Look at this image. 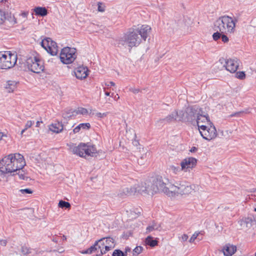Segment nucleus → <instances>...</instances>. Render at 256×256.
I'll list each match as a JSON object with an SVG mask.
<instances>
[{
  "label": "nucleus",
  "instance_id": "f257e3e1",
  "mask_svg": "<svg viewBox=\"0 0 256 256\" xmlns=\"http://www.w3.org/2000/svg\"><path fill=\"white\" fill-rule=\"evenodd\" d=\"M150 30V26L148 25H142L140 28H130L117 40L118 46L120 48H128L130 50L132 47L138 46L142 40H146Z\"/></svg>",
  "mask_w": 256,
  "mask_h": 256
},
{
  "label": "nucleus",
  "instance_id": "f03ea898",
  "mask_svg": "<svg viewBox=\"0 0 256 256\" xmlns=\"http://www.w3.org/2000/svg\"><path fill=\"white\" fill-rule=\"evenodd\" d=\"M26 166L22 155L20 154H10L0 161V172L2 174L14 172L22 170Z\"/></svg>",
  "mask_w": 256,
  "mask_h": 256
},
{
  "label": "nucleus",
  "instance_id": "7ed1b4c3",
  "mask_svg": "<svg viewBox=\"0 0 256 256\" xmlns=\"http://www.w3.org/2000/svg\"><path fill=\"white\" fill-rule=\"evenodd\" d=\"M238 20L228 16L220 17L214 23V30L221 33H232L235 30Z\"/></svg>",
  "mask_w": 256,
  "mask_h": 256
},
{
  "label": "nucleus",
  "instance_id": "20e7f679",
  "mask_svg": "<svg viewBox=\"0 0 256 256\" xmlns=\"http://www.w3.org/2000/svg\"><path fill=\"white\" fill-rule=\"evenodd\" d=\"M169 180L166 177L157 176L154 178L152 182H150L151 194L163 192L166 195H170V184Z\"/></svg>",
  "mask_w": 256,
  "mask_h": 256
},
{
  "label": "nucleus",
  "instance_id": "39448f33",
  "mask_svg": "<svg viewBox=\"0 0 256 256\" xmlns=\"http://www.w3.org/2000/svg\"><path fill=\"white\" fill-rule=\"evenodd\" d=\"M194 190L192 186L185 180H178L173 184H170V195L174 196L178 194H188Z\"/></svg>",
  "mask_w": 256,
  "mask_h": 256
},
{
  "label": "nucleus",
  "instance_id": "423d86ee",
  "mask_svg": "<svg viewBox=\"0 0 256 256\" xmlns=\"http://www.w3.org/2000/svg\"><path fill=\"white\" fill-rule=\"evenodd\" d=\"M70 148L74 154L85 158L88 156H94L96 153V150L93 146L84 143H80L78 146L74 144H70Z\"/></svg>",
  "mask_w": 256,
  "mask_h": 256
},
{
  "label": "nucleus",
  "instance_id": "0eeeda50",
  "mask_svg": "<svg viewBox=\"0 0 256 256\" xmlns=\"http://www.w3.org/2000/svg\"><path fill=\"white\" fill-rule=\"evenodd\" d=\"M16 61V54L10 52H0V69H10L15 66Z\"/></svg>",
  "mask_w": 256,
  "mask_h": 256
},
{
  "label": "nucleus",
  "instance_id": "6e6552de",
  "mask_svg": "<svg viewBox=\"0 0 256 256\" xmlns=\"http://www.w3.org/2000/svg\"><path fill=\"white\" fill-rule=\"evenodd\" d=\"M200 108L196 106L188 107L184 112H180V120L190 122L193 124L195 122L198 114H199Z\"/></svg>",
  "mask_w": 256,
  "mask_h": 256
},
{
  "label": "nucleus",
  "instance_id": "1a4fd4ad",
  "mask_svg": "<svg viewBox=\"0 0 256 256\" xmlns=\"http://www.w3.org/2000/svg\"><path fill=\"white\" fill-rule=\"evenodd\" d=\"M76 49L69 47L63 48L60 54L61 62L65 64L72 63L76 58Z\"/></svg>",
  "mask_w": 256,
  "mask_h": 256
},
{
  "label": "nucleus",
  "instance_id": "9d476101",
  "mask_svg": "<svg viewBox=\"0 0 256 256\" xmlns=\"http://www.w3.org/2000/svg\"><path fill=\"white\" fill-rule=\"evenodd\" d=\"M199 131L202 136L207 140H210L216 137L217 132L213 124H210V126L206 125L199 126Z\"/></svg>",
  "mask_w": 256,
  "mask_h": 256
},
{
  "label": "nucleus",
  "instance_id": "9b49d317",
  "mask_svg": "<svg viewBox=\"0 0 256 256\" xmlns=\"http://www.w3.org/2000/svg\"><path fill=\"white\" fill-rule=\"evenodd\" d=\"M28 68L34 73L39 74L44 70L43 62L36 57L30 58L26 60Z\"/></svg>",
  "mask_w": 256,
  "mask_h": 256
},
{
  "label": "nucleus",
  "instance_id": "f8f14e48",
  "mask_svg": "<svg viewBox=\"0 0 256 256\" xmlns=\"http://www.w3.org/2000/svg\"><path fill=\"white\" fill-rule=\"evenodd\" d=\"M42 46L51 55L56 56L58 52L56 43L50 38H46L42 40Z\"/></svg>",
  "mask_w": 256,
  "mask_h": 256
},
{
  "label": "nucleus",
  "instance_id": "ddd939ff",
  "mask_svg": "<svg viewBox=\"0 0 256 256\" xmlns=\"http://www.w3.org/2000/svg\"><path fill=\"white\" fill-rule=\"evenodd\" d=\"M219 62L221 63H224V66L226 69L232 73L235 72L239 66V60L237 58H230L226 60L224 58H220Z\"/></svg>",
  "mask_w": 256,
  "mask_h": 256
},
{
  "label": "nucleus",
  "instance_id": "4468645a",
  "mask_svg": "<svg viewBox=\"0 0 256 256\" xmlns=\"http://www.w3.org/2000/svg\"><path fill=\"white\" fill-rule=\"evenodd\" d=\"M196 159L192 157L186 158L181 162L182 170L185 172L190 171L196 165Z\"/></svg>",
  "mask_w": 256,
  "mask_h": 256
},
{
  "label": "nucleus",
  "instance_id": "2eb2a0df",
  "mask_svg": "<svg viewBox=\"0 0 256 256\" xmlns=\"http://www.w3.org/2000/svg\"><path fill=\"white\" fill-rule=\"evenodd\" d=\"M132 188L136 190V193L151 194L150 182L147 183L142 182L140 184H136Z\"/></svg>",
  "mask_w": 256,
  "mask_h": 256
},
{
  "label": "nucleus",
  "instance_id": "dca6fc26",
  "mask_svg": "<svg viewBox=\"0 0 256 256\" xmlns=\"http://www.w3.org/2000/svg\"><path fill=\"white\" fill-rule=\"evenodd\" d=\"M136 194V190L132 187H124L121 188L118 193V196L121 198H124L126 196H129Z\"/></svg>",
  "mask_w": 256,
  "mask_h": 256
},
{
  "label": "nucleus",
  "instance_id": "f3484780",
  "mask_svg": "<svg viewBox=\"0 0 256 256\" xmlns=\"http://www.w3.org/2000/svg\"><path fill=\"white\" fill-rule=\"evenodd\" d=\"M88 69L86 67L79 66L74 70V74L76 78L84 79L87 77Z\"/></svg>",
  "mask_w": 256,
  "mask_h": 256
},
{
  "label": "nucleus",
  "instance_id": "a211bd4d",
  "mask_svg": "<svg viewBox=\"0 0 256 256\" xmlns=\"http://www.w3.org/2000/svg\"><path fill=\"white\" fill-rule=\"evenodd\" d=\"M104 250L103 252H101V254H105L107 252L110 250L112 248L114 247V240L110 238H104Z\"/></svg>",
  "mask_w": 256,
  "mask_h": 256
},
{
  "label": "nucleus",
  "instance_id": "6ab92c4d",
  "mask_svg": "<svg viewBox=\"0 0 256 256\" xmlns=\"http://www.w3.org/2000/svg\"><path fill=\"white\" fill-rule=\"evenodd\" d=\"M196 120L198 128L201 126L200 124H206L208 125L212 124L208 117L200 114V112H199V114H198Z\"/></svg>",
  "mask_w": 256,
  "mask_h": 256
},
{
  "label": "nucleus",
  "instance_id": "aec40b11",
  "mask_svg": "<svg viewBox=\"0 0 256 256\" xmlns=\"http://www.w3.org/2000/svg\"><path fill=\"white\" fill-rule=\"evenodd\" d=\"M236 250V247L233 245L228 244L224 247L223 252L226 256H232Z\"/></svg>",
  "mask_w": 256,
  "mask_h": 256
},
{
  "label": "nucleus",
  "instance_id": "412c9836",
  "mask_svg": "<svg viewBox=\"0 0 256 256\" xmlns=\"http://www.w3.org/2000/svg\"><path fill=\"white\" fill-rule=\"evenodd\" d=\"M64 126L62 123L58 122L52 124L49 127V129L50 131L56 133L61 132Z\"/></svg>",
  "mask_w": 256,
  "mask_h": 256
},
{
  "label": "nucleus",
  "instance_id": "4be33fe9",
  "mask_svg": "<svg viewBox=\"0 0 256 256\" xmlns=\"http://www.w3.org/2000/svg\"><path fill=\"white\" fill-rule=\"evenodd\" d=\"M104 238H102L95 242V243H97L96 248L98 254L96 256H102V255L101 254V252H103L104 250Z\"/></svg>",
  "mask_w": 256,
  "mask_h": 256
},
{
  "label": "nucleus",
  "instance_id": "5701e85b",
  "mask_svg": "<svg viewBox=\"0 0 256 256\" xmlns=\"http://www.w3.org/2000/svg\"><path fill=\"white\" fill-rule=\"evenodd\" d=\"M36 15L44 16L48 14V10L44 7H36L34 9Z\"/></svg>",
  "mask_w": 256,
  "mask_h": 256
},
{
  "label": "nucleus",
  "instance_id": "b1692460",
  "mask_svg": "<svg viewBox=\"0 0 256 256\" xmlns=\"http://www.w3.org/2000/svg\"><path fill=\"white\" fill-rule=\"evenodd\" d=\"M178 116H180V112L178 113V111L175 110L168 116L163 120L167 122H170L176 120Z\"/></svg>",
  "mask_w": 256,
  "mask_h": 256
},
{
  "label": "nucleus",
  "instance_id": "393cba45",
  "mask_svg": "<svg viewBox=\"0 0 256 256\" xmlns=\"http://www.w3.org/2000/svg\"><path fill=\"white\" fill-rule=\"evenodd\" d=\"M90 125L89 123H82L76 126L74 130V134L78 132L80 130H88L90 128Z\"/></svg>",
  "mask_w": 256,
  "mask_h": 256
},
{
  "label": "nucleus",
  "instance_id": "a878e982",
  "mask_svg": "<svg viewBox=\"0 0 256 256\" xmlns=\"http://www.w3.org/2000/svg\"><path fill=\"white\" fill-rule=\"evenodd\" d=\"M17 82L13 80H8L6 82L5 88L8 90V92H12L16 88Z\"/></svg>",
  "mask_w": 256,
  "mask_h": 256
},
{
  "label": "nucleus",
  "instance_id": "bb28decb",
  "mask_svg": "<svg viewBox=\"0 0 256 256\" xmlns=\"http://www.w3.org/2000/svg\"><path fill=\"white\" fill-rule=\"evenodd\" d=\"M8 22L12 26L14 25L17 22L15 17L12 16L10 13L8 14V12L6 13V18L4 22L8 23Z\"/></svg>",
  "mask_w": 256,
  "mask_h": 256
},
{
  "label": "nucleus",
  "instance_id": "cd10ccee",
  "mask_svg": "<svg viewBox=\"0 0 256 256\" xmlns=\"http://www.w3.org/2000/svg\"><path fill=\"white\" fill-rule=\"evenodd\" d=\"M10 4L7 0H2L0 4V10L6 12V14L8 12L10 8Z\"/></svg>",
  "mask_w": 256,
  "mask_h": 256
},
{
  "label": "nucleus",
  "instance_id": "c85d7f7f",
  "mask_svg": "<svg viewBox=\"0 0 256 256\" xmlns=\"http://www.w3.org/2000/svg\"><path fill=\"white\" fill-rule=\"evenodd\" d=\"M145 242L147 245L152 247H154L158 244V241L156 240H154L150 236H148L146 238Z\"/></svg>",
  "mask_w": 256,
  "mask_h": 256
},
{
  "label": "nucleus",
  "instance_id": "c756f323",
  "mask_svg": "<svg viewBox=\"0 0 256 256\" xmlns=\"http://www.w3.org/2000/svg\"><path fill=\"white\" fill-rule=\"evenodd\" d=\"M58 206L62 208H70L71 206L70 204L66 202L60 200L58 204Z\"/></svg>",
  "mask_w": 256,
  "mask_h": 256
},
{
  "label": "nucleus",
  "instance_id": "7c9ffc66",
  "mask_svg": "<svg viewBox=\"0 0 256 256\" xmlns=\"http://www.w3.org/2000/svg\"><path fill=\"white\" fill-rule=\"evenodd\" d=\"M34 120H28L25 125L24 128L22 130L21 134L22 135L28 128H30L34 124Z\"/></svg>",
  "mask_w": 256,
  "mask_h": 256
},
{
  "label": "nucleus",
  "instance_id": "2f4dec72",
  "mask_svg": "<svg viewBox=\"0 0 256 256\" xmlns=\"http://www.w3.org/2000/svg\"><path fill=\"white\" fill-rule=\"evenodd\" d=\"M76 114H88V110L83 108H79L78 110L73 112Z\"/></svg>",
  "mask_w": 256,
  "mask_h": 256
},
{
  "label": "nucleus",
  "instance_id": "473e14b6",
  "mask_svg": "<svg viewBox=\"0 0 256 256\" xmlns=\"http://www.w3.org/2000/svg\"><path fill=\"white\" fill-rule=\"evenodd\" d=\"M159 227L160 226L158 225H157L155 224H153L152 225L149 226H148L147 227L146 232H150L154 230H158Z\"/></svg>",
  "mask_w": 256,
  "mask_h": 256
},
{
  "label": "nucleus",
  "instance_id": "72a5a7b5",
  "mask_svg": "<svg viewBox=\"0 0 256 256\" xmlns=\"http://www.w3.org/2000/svg\"><path fill=\"white\" fill-rule=\"evenodd\" d=\"M21 252L24 255L28 254L31 252L30 249L26 246H22Z\"/></svg>",
  "mask_w": 256,
  "mask_h": 256
},
{
  "label": "nucleus",
  "instance_id": "f704fd0d",
  "mask_svg": "<svg viewBox=\"0 0 256 256\" xmlns=\"http://www.w3.org/2000/svg\"><path fill=\"white\" fill-rule=\"evenodd\" d=\"M6 18V12L0 10V24H2L5 22Z\"/></svg>",
  "mask_w": 256,
  "mask_h": 256
},
{
  "label": "nucleus",
  "instance_id": "c9c22d12",
  "mask_svg": "<svg viewBox=\"0 0 256 256\" xmlns=\"http://www.w3.org/2000/svg\"><path fill=\"white\" fill-rule=\"evenodd\" d=\"M112 256H126V254L120 250H115L112 254Z\"/></svg>",
  "mask_w": 256,
  "mask_h": 256
},
{
  "label": "nucleus",
  "instance_id": "e433bc0d",
  "mask_svg": "<svg viewBox=\"0 0 256 256\" xmlns=\"http://www.w3.org/2000/svg\"><path fill=\"white\" fill-rule=\"evenodd\" d=\"M216 32L212 34V38L214 40L216 41L221 37L223 33H221L220 31L216 30Z\"/></svg>",
  "mask_w": 256,
  "mask_h": 256
},
{
  "label": "nucleus",
  "instance_id": "4c0bfd02",
  "mask_svg": "<svg viewBox=\"0 0 256 256\" xmlns=\"http://www.w3.org/2000/svg\"><path fill=\"white\" fill-rule=\"evenodd\" d=\"M236 76L240 80H243L245 78L246 74L244 72H238L236 73Z\"/></svg>",
  "mask_w": 256,
  "mask_h": 256
},
{
  "label": "nucleus",
  "instance_id": "58836bf2",
  "mask_svg": "<svg viewBox=\"0 0 256 256\" xmlns=\"http://www.w3.org/2000/svg\"><path fill=\"white\" fill-rule=\"evenodd\" d=\"M96 244H97V243L94 242V244L90 248H88V252H90V254H92L94 252H97V250H96Z\"/></svg>",
  "mask_w": 256,
  "mask_h": 256
},
{
  "label": "nucleus",
  "instance_id": "ea45409f",
  "mask_svg": "<svg viewBox=\"0 0 256 256\" xmlns=\"http://www.w3.org/2000/svg\"><path fill=\"white\" fill-rule=\"evenodd\" d=\"M199 234H200V232H195L192 234V236H191V238H190V239L189 240L190 242V243L193 242L194 241V240L197 238V237L198 236Z\"/></svg>",
  "mask_w": 256,
  "mask_h": 256
},
{
  "label": "nucleus",
  "instance_id": "a19ab883",
  "mask_svg": "<svg viewBox=\"0 0 256 256\" xmlns=\"http://www.w3.org/2000/svg\"><path fill=\"white\" fill-rule=\"evenodd\" d=\"M146 157L145 156H142L138 160V162L140 165H143L144 164V162L146 161Z\"/></svg>",
  "mask_w": 256,
  "mask_h": 256
},
{
  "label": "nucleus",
  "instance_id": "79ce46f5",
  "mask_svg": "<svg viewBox=\"0 0 256 256\" xmlns=\"http://www.w3.org/2000/svg\"><path fill=\"white\" fill-rule=\"evenodd\" d=\"M143 248L142 247L140 246H136V247L134 250H133V252L134 254H140Z\"/></svg>",
  "mask_w": 256,
  "mask_h": 256
},
{
  "label": "nucleus",
  "instance_id": "37998d69",
  "mask_svg": "<svg viewBox=\"0 0 256 256\" xmlns=\"http://www.w3.org/2000/svg\"><path fill=\"white\" fill-rule=\"evenodd\" d=\"M74 113L73 112H64L62 114V117L64 118H70L74 115V114H71Z\"/></svg>",
  "mask_w": 256,
  "mask_h": 256
},
{
  "label": "nucleus",
  "instance_id": "c03bdc74",
  "mask_svg": "<svg viewBox=\"0 0 256 256\" xmlns=\"http://www.w3.org/2000/svg\"><path fill=\"white\" fill-rule=\"evenodd\" d=\"M20 192L22 194H30L32 193V191L30 188L21 189L20 190Z\"/></svg>",
  "mask_w": 256,
  "mask_h": 256
},
{
  "label": "nucleus",
  "instance_id": "a18cd8bd",
  "mask_svg": "<svg viewBox=\"0 0 256 256\" xmlns=\"http://www.w3.org/2000/svg\"><path fill=\"white\" fill-rule=\"evenodd\" d=\"M108 112H104V113H101V112H96V116L98 118H103L107 116Z\"/></svg>",
  "mask_w": 256,
  "mask_h": 256
},
{
  "label": "nucleus",
  "instance_id": "49530a36",
  "mask_svg": "<svg viewBox=\"0 0 256 256\" xmlns=\"http://www.w3.org/2000/svg\"><path fill=\"white\" fill-rule=\"evenodd\" d=\"M221 38H222V40L224 42L226 43V42H228V37L226 36L225 34H222Z\"/></svg>",
  "mask_w": 256,
  "mask_h": 256
},
{
  "label": "nucleus",
  "instance_id": "de8ad7c7",
  "mask_svg": "<svg viewBox=\"0 0 256 256\" xmlns=\"http://www.w3.org/2000/svg\"><path fill=\"white\" fill-rule=\"evenodd\" d=\"M28 14V12H24L20 14V16L24 18V21L26 20Z\"/></svg>",
  "mask_w": 256,
  "mask_h": 256
},
{
  "label": "nucleus",
  "instance_id": "09e8293b",
  "mask_svg": "<svg viewBox=\"0 0 256 256\" xmlns=\"http://www.w3.org/2000/svg\"><path fill=\"white\" fill-rule=\"evenodd\" d=\"M129 90L134 94H137L140 92V90L139 88H129Z\"/></svg>",
  "mask_w": 256,
  "mask_h": 256
},
{
  "label": "nucleus",
  "instance_id": "8fccbe9b",
  "mask_svg": "<svg viewBox=\"0 0 256 256\" xmlns=\"http://www.w3.org/2000/svg\"><path fill=\"white\" fill-rule=\"evenodd\" d=\"M188 236L186 234H184L182 237L180 238V240L182 242H186L188 240Z\"/></svg>",
  "mask_w": 256,
  "mask_h": 256
},
{
  "label": "nucleus",
  "instance_id": "3c124183",
  "mask_svg": "<svg viewBox=\"0 0 256 256\" xmlns=\"http://www.w3.org/2000/svg\"><path fill=\"white\" fill-rule=\"evenodd\" d=\"M102 4L100 2L98 3V10L100 12H103L104 11V7L102 6Z\"/></svg>",
  "mask_w": 256,
  "mask_h": 256
},
{
  "label": "nucleus",
  "instance_id": "603ef678",
  "mask_svg": "<svg viewBox=\"0 0 256 256\" xmlns=\"http://www.w3.org/2000/svg\"><path fill=\"white\" fill-rule=\"evenodd\" d=\"M130 248L128 246L125 248L124 252L126 254V256L128 252H130Z\"/></svg>",
  "mask_w": 256,
  "mask_h": 256
},
{
  "label": "nucleus",
  "instance_id": "864d4df0",
  "mask_svg": "<svg viewBox=\"0 0 256 256\" xmlns=\"http://www.w3.org/2000/svg\"><path fill=\"white\" fill-rule=\"evenodd\" d=\"M82 254H90V252H88V249L86 250H82L80 252Z\"/></svg>",
  "mask_w": 256,
  "mask_h": 256
},
{
  "label": "nucleus",
  "instance_id": "5fc2aeb1",
  "mask_svg": "<svg viewBox=\"0 0 256 256\" xmlns=\"http://www.w3.org/2000/svg\"><path fill=\"white\" fill-rule=\"evenodd\" d=\"M197 150H198V148H197L196 147H195V146H192V147L190 148V152H196Z\"/></svg>",
  "mask_w": 256,
  "mask_h": 256
},
{
  "label": "nucleus",
  "instance_id": "6e6d98bb",
  "mask_svg": "<svg viewBox=\"0 0 256 256\" xmlns=\"http://www.w3.org/2000/svg\"><path fill=\"white\" fill-rule=\"evenodd\" d=\"M0 244L3 246H6V240H1L0 241Z\"/></svg>",
  "mask_w": 256,
  "mask_h": 256
},
{
  "label": "nucleus",
  "instance_id": "4d7b16f0",
  "mask_svg": "<svg viewBox=\"0 0 256 256\" xmlns=\"http://www.w3.org/2000/svg\"><path fill=\"white\" fill-rule=\"evenodd\" d=\"M107 86H115V84L114 82H109L108 84H107Z\"/></svg>",
  "mask_w": 256,
  "mask_h": 256
},
{
  "label": "nucleus",
  "instance_id": "13d9d810",
  "mask_svg": "<svg viewBox=\"0 0 256 256\" xmlns=\"http://www.w3.org/2000/svg\"><path fill=\"white\" fill-rule=\"evenodd\" d=\"M105 94L106 96H112L114 94H112V96L110 95V92H105Z\"/></svg>",
  "mask_w": 256,
  "mask_h": 256
},
{
  "label": "nucleus",
  "instance_id": "bf43d9fd",
  "mask_svg": "<svg viewBox=\"0 0 256 256\" xmlns=\"http://www.w3.org/2000/svg\"><path fill=\"white\" fill-rule=\"evenodd\" d=\"M42 122H40V121H38L36 122V127H39L40 126V123H42Z\"/></svg>",
  "mask_w": 256,
  "mask_h": 256
},
{
  "label": "nucleus",
  "instance_id": "052dcab7",
  "mask_svg": "<svg viewBox=\"0 0 256 256\" xmlns=\"http://www.w3.org/2000/svg\"><path fill=\"white\" fill-rule=\"evenodd\" d=\"M4 136V134L2 132H0V140L2 139Z\"/></svg>",
  "mask_w": 256,
  "mask_h": 256
},
{
  "label": "nucleus",
  "instance_id": "680f3d73",
  "mask_svg": "<svg viewBox=\"0 0 256 256\" xmlns=\"http://www.w3.org/2000/svg\"><path fill=\"white\" fill-rule=\"evenodd\" d=\"M114 99L116 100H118L120 98L118 95V94H116L115 96H114Z\"/></svg>",
  "mask_w": 256,
  "mask_h": 256
},
{
  "label": "nucleus",
  "instance_id": "e2e57ef3",
  "mask_svg": "<svg viewBox=\"0 0 256 256\" xmlns=\"http://www.w3.org/2000/svg\"><path fill=\"white\" fill-rule=\"evenodd\" d=\"M62 238L64 240H66V236L64 235H63L62 236Z\"/></svg>",
  "mask_w": 256,
  "mask_h": 256
},
{
  "label": "nucleus",
  "instance_id": "0e129e2a",
  "mask_svg": "<svg viewBox=\"0 0 256 256\" xmlns=\"http://www.w3.org/2000/svg\"><path fill=\"white\" fill-rule=\"evenodd\" d=\"M240 112H237V113H235V114H232L231 115V116H236L237 114H240Z\"/></svg>",
  "mask_w": 256,
  "mask_h": 256
},
{
  "label": "nucleus",
  "instance_id": "69168bd1",
  "mask_svg": "<svg viewBox=\"0 0 256 256\" xmlns=\"http://www.w3.org/2000/svg\"><path fill=\"white\" fill-rule=\"evenodd\" d=\"M24 175H23V174H20V179H24Z\"/></svg>",
  "mask_w": 256,
  "mask_h": 256
},
{
  "label": "nucleus",
  "instance_id": "338daca9",
  "mask_svg": "<svg viewBox=\"0 0 256 256\" xmlns=\"http://www.w3.org/2000/svg\"><path fill=\"white\" fill-rule=\"evenodd\" d=\"M172 169L174 171H175V170H176V168L174 166H172Z\"/></svg>",
  "mask_w": 256,
  "mask_h": 256
},
{
  "label": "nucleus",
  "instance_id": "774afa93",
  "mask_svg": "<svg viewBox=\"0 0 256 256\" xmlns=\"http://www.w3.org/2000/svg\"><path fill=\"white\" fill-rule=\"evenodd\" d=\"M137 143H138V142L137 141H135V142H134V144H136V145Z\"/></svg>",
  "mask_w": 256,
  "mask_h": 256
}]
</instances>
